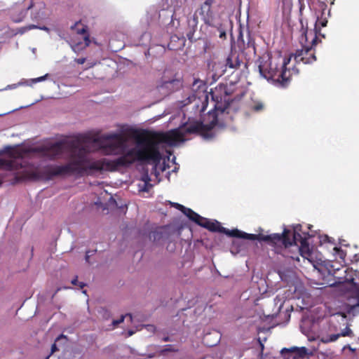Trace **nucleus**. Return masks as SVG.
Wrapping results in <instances>:
<instances>
[{
  "mask_svg": "<svg viewBox=\"0 0 359 359\" xmlns=\"http://www.w3.org/2000/svg\"><path fill=\"white\" fill-rule=\"evenodd\" d=\"M136 143L135 147L129 149L124 155L114 160L104 158L94 159L89 155L90 149L86 145H82L74 156H69V175H93L103 171L114 172L120 168L128 167L135 161L158 163L161 161L159 142L156 134L151 136L143 134L137 137Z\"/></svg>",
  "mask_w": 359,
  "mask_h": 359,
  "instance_id": "1",
  "label": "nucleus"
},
{
  "mask_svg": "<svg viewBox=\"0 0 359 359\" xmlns=\"http://www.w3.org/2000/svg\"><path fill=\"white\" fill-rule=\"evenodd\" d=\"M66 149L65 141H48L38 145L6 147L0 151V169L15 171L18 179L36 180L43 176L39 168L27 165L23 158L30 156L59 158Z\"/></svg>",
  "mask_w": 359,
  "mask_h": 359,
  "instance_id": "2",
  "label": "nucleus"
},
{
  "mask_svg": "<svg viewBox=\"0 0 359 359\" xmlns=\"http://www.w3.org/2000/svg\"><path fill=\"white\" fill-rule=\"evenodd\" d=\"M212 232L225 233L231 237L241 238L252 241H265L270 245L285 248L293 244L299 247L300 255L315 265L321 261L320 255L314 246L310 245L308 238H303L299 233H292L290 231L284 229L282 233H272L264 236L263 234H252L241 231L237 229L229 231L223 226H202Z\"/></svg>",
  "mask_w": 359,
  "mask_h": 359,
  "instance_id": "3",
  "label": "nucleus"
},
{
  "mask_svg": "<svg viewBox=\"0 0 359 359\" xmlns=\"http://www.w3.org/2000/svg\"><path fill=\"white\" fill-rule=\"evenodd\" d=\"M210 94L215 102V107L214 110L208 114L205 120L206 123L194 121L184 124L181 128L184 136L187 134H198L205 140H210L215 135V127L223 128L228 123L230 116L226 109H229L232 100L229 97L230 93L227 90L226 86L219 85Z\"/></svg>",
  "mask_w": 359,
  "mask_h": 359,
  "instance_id": "4",
  "label": "nucleus"
},
{
  "mask_svg": "<svg viewBox=\"0 0 359 359\" xmlns=\"http://www.w3.org/2000/svg\"><path fill=\"white\" fill-rule=\"evenodd\" d=\"M257 62L260 75L282 87L287 86L292 76L299 74V69L295 67H287L290 63V57H284L280 67L271 57H259Z\"/></svg>",
  "mask_w": 359,
  "mask_h": 359,
  "instance_id": "5",
  "label": "nucleus"
},
{
  "mask_svg": "<svg viewBox=\"0 0 359 359\" xmlns=\"http://www.w3.org/2000/svg\"><path fill=\"white\" fill-rule=\"evenodd\" d=\"M127 137L120 133H111L104 134L98 137L86 136L83 137V142L86 144L93 142L99 145L100 149L107 156H123L127 149Z\"/></svg>",
  "mask_w": 359,
  "mask_h": 359,
  "instance_id": "6",
  "label": "nucleus"
},
{
  "mask_svg": "<svg viewBox=\"0 0 359 359\" xmlns=\"http://www.w3.org/2000/svg\"><path fill=\"white\" fill-rule=\"evenodd\" d=\"M70 42L71 48L74 52L85 49L90 43L88 27L81 22H76L71 27Z\"/></svg>",
  "mask_w": 359,
  "mask_h": 359,
  "instance_id": "7",
  "label": "nucleus"
},
{
  "mask_svg": "<svg viewBox=\"0 0 359 359\" xmlns=\"http://www.w3.org/2000/svg\"><path fill=\"white\" fill-rule=\"evenodd\" d=\"M311 39V41L310 43L302 45L301 49H297L294 53L289 56L290 58L294 57L296 63L302 62L305 65H309L316 61L317 58L314 47L317 44L318 36L315 35Z\"/></svg>",
  "mask_w": 359,
  "mask_h": 359,
  "instance_id": "8",
  "label": "nucleus"
},
{
  "mask_svg": "<svg viewBox=\"0 0 359 359\" xmlns=\"http://www.w3.org/2000/svg\"><path fill=\"white\" fill-rule=\"evenodd\" d=\"M215 0H205L197 9L196 13H198L203 22L208 25H217L219 16L212 9V4Z\"/></svg>",
  "mask_w": 359,
  "mask_h": 359,
  "instance_id": "9",
  "label": "nucleus"
},
{
  "mask_svg": "<svg viewBox=\"0 0 359 359\" xmlns=\"http://www.w3.org/2000/svg\"><path fill=\"white\" fill-rule=\"evenodd\" d=\"M320 243L322 248H327L330 251V255L333 260L345 262L346 251L343 250L341 247L337 246L332 238L327 235L320 236Z\"/></svg>",
  "mask_w": 359,
  "mask_h": 359,
  "instance_id": "10",
  "label": "nucleus"
},
{
  "mask_svg": "<svg viewBox=\"0 0 359 359\" xmlns=\"http://www.w3.org/2000/svg\"><path fill=\"white\" fill-rule=\"evenodd\" d=\"M156 137L159 142L165 143L170 146H174L178 142L185 140L184 133L181 128L170 130L166 133L156 134Z\"/></svg>",
  "mask_w": 359,
  "mask_h": 359,
  "instance_id": "11",
  "label": "nucleus"
},
{
  "mask_svg": "<svg viewBox=\"0 0 359 359\" xmlns=\"http://www.w3.org/2000/svg\"><path fill=\"white\" fill-rule=\"evenodd\" d=\"M182 213L191 222H194L195 224H222L221 222L216 219H211L203 217L199 215L198 213L194 212L191 208H187L182 212Z\"/></svg>",
  "mask_w": 359,
  "mask_h": 359,
  "instance_id": "12",
  "label": "nucleus"
},
{
  "mask_svg": "<svg viewBox=\"0 0 359 359\" xmlns=\"http://www.w3.org/2000/svg\"><path fill=\"white\" fill-rule=\"evenodd\" d=\"M307 348L306 347H292L290 348H284L281 351V353L285 359H290L287 354L291 355L292 359H302L307 355Z\"/></svg>",
  "mask_w": 359,
  "mask_h": 359,
  "instance_id": "13",
  "label": "nucleus"
},
{
  "mask_svg": "<svg viewBox=\"0 0 359 359\" xmlns=\"http://www.w3.org/2000/svg\"><path fill=\"white\" fill-rule=\"evenodd\" d=\"M340 337H353V331L346 327L341 332L334 334L331 335H323L320 338V341L324 344H328L337 341Z\"/></svg>",
  "mask_w": 359,
  "mask_h": 359,
  "instance_id": "14",
  "label": "nucleus"
},
{
  "mask_svg": "<svg viewBox=\"0 0 359 359\" xmlns=\"http://www.w3.org/2000/svg\"><path fill=\"white\" fill-rule=\"evenodd\" d=\"M327 20L326 18H319L318 16L317 20L315 23L314 33L312 31H311V32L306 31L304 33V35L302 36V40H303L304 39L305 41L308 42L309 38H313L315 35L317 36V34L318 32H320V29L322 27H325L327 25Z\"/></svg>",
  "mask_w": 359,
  "mask_h": 359,
  "instance_id": "15",
  "label": "nucleus"
},
{
  "mask_svg": "<svg viewBox=\"0 0 359 359\" xmlns=\"http://www.w3.org/2000/svg\"><path fill=\"white\" fill-rule=\"evenodd\" d=\"M48 76V74H46L42 76L37 77L35 79H28V80H22L20 82H18V83L8 85L4 90H7L15 89L20 86H32V85L34 83H36L38 82L44 81L45 80H46Z\"/></svg>",
  "mask_w": 359,
  "mask_h": 359,
  "instance_id": "16",
  "label": "nucleus"
},
{
  "mask_svg": "<svg viewBox=\"0 0 359 359\" xmlns=\"http://www.w3.org/2000/svg\"><path fill=\"white\" fill-rule=\"evenodd\" d=\"M241 61L236 52H231L226 59V67L230 69H238L240 67Z\"/></svg>",
  "mask_w": 359,
  "mask_h": 359,
  "instance_id": "17",
  "label": "nucleus"
},
{
  "mask_svg": "<svg viewBox=\"0 0 359 359\" xmlns=\"http://www.w3.org/2000/svg\"><path fill=\"white\" fill-rule=\"evenodd\" d=\"M169 226H161L154 231L149 233V239L154 240V241H159L163 238V231H165L166 227Z\"/></svg>",
  "mask_w": 359,
  "mask_h": 359,
  "instance_id": "18",
  "label": "nucleus"
},
{
  "mask_svg": "<svg viewBox=\"0 0 359 359\" xmlns=\"http://www.w3.org/2000/svg\"><path fill=\"white\" fill-rule=\"evenodd\" d=\"M181 85V81L179 79H171L169 81H165L161 86V88H170L171 90H174Z\"/></svg>",
  "mask_w": 359,
  "mask_h": 359,
  "instance_id": "19",
  "label": "nucleus"
},
{
  "mask_svg": "<svg viewBox=\"0 0 359 359\" xmlns=\"http://www.w3.org/2000/svg\"><path fill=\"white\" fill-rule=\"evenodd\" d=\"M211 27H215L219 32V37L222 39H226V27L223 22L220 20L217 21V25H211Z\"/></svg>",
  "mask_w": 359,
  "mask_h": 359,
  "instance_id": "20",
  "label": "nucleus"
},
{
  "mask_svg": "<svg viewBox=\"0 0 359 359\" xmlns=\"http://www.w3.org/2000/svg\"><path fill=\"white\" fill-rule=\"evenodd\" d=\"M311 9L317 10L318 7L320 10H325L327 7L326 4L323 0H308Z\"/></svg>",
  "mask_w": 359,
  "mask_h": 359,
  "instance_id": "21",
  "label": "nucleus"
},
{
  "mask_svg": "<svg viewBox=\"0 0 359 359\" xmlns=\"http://www.w3.org/2000/svg\"><path fill=\"white\" fill-rule=\"evenodd\" d=\"M67 340V337L64 334H61L59 337H57L55 341V343L51 346L50 354H53L55 351H58L59 348H57V346H60L62 344V343L65 344Z\"/></svg>",
  "mask_w": 359,
  "mask_h": 359,
  "instance_id": "22",
  "label": "nucleus"
},
{
  "mask_svg": "<svg viewBox=\"0 0 359 359\" xmlns=\"http://www.w3.org/2000/svg\"><path fill=\"white\" fill-rule=\"evenodd\" d=\"M66 170H67L66 166H62V167L58 166V167L51 168L50 173H51V175H60L65 174L66 172Z\"/></svg>",
  "mask_w": 359,
  "mask_h": 359,
  "instance_id": "23",
  "label": "nucleus"
},
{
  "mask_svg": "<svg viewBox=\"0 0 359 359\" xmlns=\"http://www.w3.org/2000/svg\"><path fill=\"white\" fill-rule=\"evenodd\" d=\"M350 302H353V304H350L349 311L352 312L354 314L359 313V306H356V300H353V299H349Z\"/></svg>",
  "mask_w": 359,
  "mask_h": 359,
  "instance_id": "24",
  "label": "nucleus"
},
{
  "mask_svg": "<svg viewBox=\"0 0 359 359\" xmlns=\"http://www.w3.org/2000/svg\"><path fill=\"white\" fill-rule=\"evenodd\" d=\"M177 350L174 348L172 345L168 344L165 346V348L164 349H162L160 351L161 355H164L166 352H175Z\"/></svg>",
  "mask_w": 359,
  "mask_h": 359,
  "instance_id": "25",
  "label": "nucleus"
},
{
  "mask_svg": "<svg viewBox=\"0 0 359 359\" xmlns=\"http://www.w3.org/2000/svg\"><path fill=\"white\" fill-rule=\"evenodd\" d=\"M35 28H38V27H36V25H29L28 27H25L22 28L21 33H24L25 32H26L27 30H29L31 29H35ZM39 29H43V30L47 31V32L49 30V29L46 27H39Z\"/></svg>",
  "mask_w": 359,
  "mask_h": 359,
  "instance_id": "26",
  "label": "nucleus"
},
{
  "mask_svg": "<svg viewBox=\"0 0 359 359\" xmlns=\"http://www.w3.org/2000/svg\"><path fill=\"white\" fill-rule=\"evenodd\" d=\"M127 316H128L130 318V320H132V316H131V314L128 313V314H126V316H121L118 320H113V322H112L113 325L114 326L119 325L120 323L123 322L124 318Z\"/></svg>",
  "mask_w": 359,
  "mask_h": 359,
  "instance_id": "27",
  "label": "nucleus"
},
{
  "mask_svg": "<svg viewBox=\"0 0 359 359\" xmlns=\"http://www.w3.org/2000/svg\"><path fill=\"white\" fill-rule=\"evenodd\" d=\"M210 336H211V334H210H210H207L204 337L203 340H204V341H205V344H206L207 346H214L215 345H216V344H217V342L219 341V338L215 340V341H214L213 343H209V342H208V338H209Z\"/></svg>",
  "mask_w": 359,
  "mask_h": 359,
  "instance_id": "28",
  "label": "nucleus"
},
{
  "mask_svg": "<svg viewBox=\"0 0 359 359\" xmlns=\"http://www.w3.org/2000/svg\"><path fill=\"white\" fill-rule=\"evenodd\" d=\"M71 283H72V284L73 285L78 286L81 289H83L86 286V284L83 282H79L78 280L77 277H76L75 278L72 279Z\"/></svg>",
  "mask_w": 359,
  "mask_h": 359,
  "instance_id": "29",
  "label": "nucleus"
},
{
  "mask_svg": "<svg viewBox=\"0 0 359 359\" xmlns=\"http://www.w3.org/2000/svg\"><path fill=\"white\" fill-rule=\"evenodd\" d=\"M170 205L172 207H174L176 209L180 210L182 212L184 210V209L186 208L185 206L180 204V203H172V202H170Z\"/></svg>",
  "mask_w": 359,
  "mask_h": 359,
  "instance_id": "30",
  "label": "nucleus"
},
{
  "mask_svg": "<svg viewBox=\"0 0 359 359\" xmlns=\"http://www.w3.org/2000/svg\"><path fill=\"white\" fill-rule=\"evenodd\" d=\"M189 25H191L193 27V31L194 32L195 28L197 27V25H198L197 18L194 16V18L191 20H189Z\"/></svg>",
  "mask_w": 359,
  "mask_h": 359,
  "instance_id": "31",
  "label": "nucleus"
},
{
  "mask_svg": "<svg viewBox=\"0 0 359 359\" xmlns=\"http://www.w3.org/2000/svg\"><path fill=\"white\" fill-rule=\"evenodd\" d=\"M253 109L256 111H260L263 109V105L262 104H257L254 106Z\"/></svg>",
  "mask_w": 359,
  "mask_h": 359,
  "instance_id": "32",
  "label": "nucleus"
},
{
  "mask_svg": "<svg viewBox=\"0 0 359 359\" xmlns=\"http://www.w3.org/2000/svg\"><path fill=\"white\" fill-rule=\"evenodd\" d=\"M25 12L23 11L22 13V17L21 18H13V20L15 22H20L22 20V19L25 17Z\"/></svg>",
  "mask_w": 359,
  "mask_h": 359,
  "instance_id": "33",
  "label": "nucleus"
},
{
  "mask_svg": "<svg viewBox=\"0 0 359 359\" xmlns=\"http://www.w3.org/2000/svg\"><path fill=\"white\" fill-rule=\"evenodd\" d=\"M76 61H77V62H78L79 64L82 65V64H83V63L85 62L86 59H85L84 57L79 58V59H77V60H76Z\"/></svg>",
  "mask_w": 359,
  "mask_h": 359,
  "instance_id": "34",
  "label": "nucleus"
},
{
  "mask_svg": "<svg viewBox=\"0 0 359 359\" xmlns=\"http://www.w3.org/2000/svg\"><path fill=\"white\" fill-rule=\"evenodd\" d=\"M89 252H90L89 251L86 252V260L88 262H89V258H90Z\"/></svg>",
  "mask_w": 359,
  "mask_h": 359,
  "instance_id": "35",
  "label": "nucleus"
},
{
  "mask_svg": "<svg viewBox=\"0 0 359 359\" xmlns=\"http://www.w3.org/2000/svg\"><path fill=\"white\" fill-rule=\"evenodd\" d=\"M163 341H170V338H169V337H163Z\"/></svg>",
  "mask_w": 359,
  "mask_h": 359,
  "instance_id": "36",
  "label": "nucleus"
},
{
  "mask_svg": "<svg viewBox=\"0 0 359 359\" xmlns=\"http://www.w3.org/2000/svg\"><path fill=\"white\" fill-rule=\"evenodd\" d=\"M185 226H183V225H181V226H179V228H178V231H181L184 229Z\"/></svg>",
  "mask_w": 359,
  "mask_h": 359,
  "instance_id": "37",
  "label": "nucleus"
},
{
  "mask_svg": "<svg viewBox=\"0 0 359 359\" xmlns=\"http://www.w3.org/2000/svg\"><path fill=\"white\" fill-rule=\"evenodd\" d=\"M36 48H32V52L34 54H36Z\"/></svg>",
  "mask_w": 359,
  "mask_h": 359,
  "instance_id": "38",
  "label": "nucleus"
},
{
  "mask_svg": "<svg viewBox=\"0 0 359 359\" xmlns=\"http://www.w3.org/2000/svg\"><path fill=\"white\" fill-rule=\"evenodd\" d=\"M191 34H191V33H189V34H187L189 39H191Z\"/></svg>",
  "mask_w": 359,
  "mask_h": 359,
  "instance_id": "39",
  "label": "nucleus"
},
{
  "mask_svg": "<svg viewBox=\"0 0 359 359\" xmlns=\"http://www.w3.org/2000/svg\"><path fill=\"white\" fill-rule=\"evenodd\" d=\"M68 147H69V149H70V147H71V145H70V142H69Z\"/></svg>",
  "mask_w": 359,
  "mask_h": 359,
  "instance_id": "40",
  "label": "nucleus"
},
{
  "mask_svg": "<svg viewBox=\"0 0 359 359\" xmlns=\"http://www.w3.org/2000/svg\"><path fill=\"white\" fill-rule=\"evenodd\" d=\"M133 332H129V335H132L133 334Z\"/></svg>",
  "mask_w": 359,
  "mask_h": 359,
  "instance_id": "41",
  "label": "nucleus"
},
{
  "mask_svg": "<svg viewBox=\"0 0 359 359\" xmlns=\"http://www.w3.org/2000/svg\"><path fill=\"white\" fill-rule=\"evenodd\" d=\"M286 1H287V0H285ZM288 1H290V0H288Z\"/></svg>",
  "mask_w": 359,
  "mask_h": 359,
  "instance_id": "42",
  "label": "nucleus"
}]
</instances>
